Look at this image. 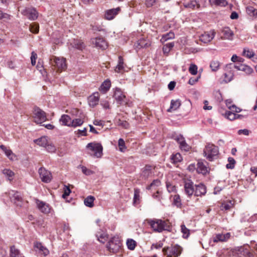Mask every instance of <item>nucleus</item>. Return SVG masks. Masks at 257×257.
<instances>
[{
    "label": "nucleus",
    "mask_w": 257,
    "mask_h": 257,
    "mask_svg": "<svg viewBox=\"0 0 257 257\" xmlns=\"http://www.w3.org/2000/svg\"><path fill=\"white\" fill-rule=\"evenodd\" d=\"M145 221L154 232H162L164 230H169L170 226L166 221L159 219H147Z\"/></svg>",
    "instance_id": "obj_1"
},
{
    "label": "nucleus",
    "mask_w": 257,
    "mask_h": 257,
    "mask_svg": "<svg viewBox=\"0 0 257 257\" xmlns=\"http://www.w3.org/2000/svg\"><path fill=\"white\" fill-rule=\"evenodd\" d=\"M204 157L209 161H213L218 158V148L212 144H208L203 150Z\"/></svg>",
    "instance_id": "obj_2"
},
{
    "label": "nucleus",
    "mask_w": 257,
    "mask_h": 257,
    "mask_svg": "<svg viewBox=\"0 0 257 257\" xmlns=\"http://www.w3.org/2000/svg\"><path fill=\"white\" fill-rule=\"evenodd\" d=\"M182 248L178 244L165 246L162 251L167 257H178L182 253Z\"/></svg>",
    "instance_id": "obj_3"
},
{
    "label": "nucleus",
    "mask_w": 257,
    "mask_h": 257,
    "mask_svg": "<svg viewBox=\"0 0 257 257\" xmlns=\"http://www.w3.org/2000/svg\"><path fill=\"white\" fill-rule=\"evenodd\" d=\"M121 246V243L117 236L112 237L106 244V248L110 251L113 253L119 251Z\"/></svg>",
    "instance_id": "obj_4"
},
{
    "label": "nucleus",
    "mask_w": 257,
    "mask_h": 257,
    "mask_svg": "<svg viewBox=\"0 0 257 257\" xmlns=\"http://www.w3.org/2000/svg\"><path fill=\"white\" fill-rule=\"evenodd\" d=\"M34 121L38 124H41L47 120L46 113L38 107L34 108Z\"/></svg>",
    "instance_id": "obj_5"
},
{
    "label": "nucleus",
    "mask_w": 257,
    "mask_h": 257,
    "mask_svg": "<svg viewBox=\"0 0 257 257\" xmlns=\"http://www.w3.org/2000/svg\"><path fill=\"white\" fill-rule=\"evenodd\" d=\"M86 148L94 152L92 155L94 157L100 158L102 156L103 147L101 144L90 143L87 145Z\"/></svg>",
    "instance_id": "obj_6"
},
{
    "label": "nucleus",
    "mask_w": 257,
    "mask_h": 257,
    "mask_svg": "<svg viewBox=\"0 0 257 257\" xmlns=\"http://www.w3.org/2000/svg\"><path fill=\"white\" fill-rule=\"evenodd\" d=\"M22 13L31 21L36 20L38 16V12L33 8H26Z\"/></svg>",
    "instance_id": "obj_7"
},
{
    "label": "nucleus",
    "mask_w": 257,
    "mask_h": 257,
    "mask_svg": "<svg viewBox=\"0 0 257 257\" xmlns=\"http://www.w3.org/2000/svg\"><path fill=\"white\" fill-rule=\"evenodd\" d=\"M196 171L199 174H202L204 175H206L209 172L208 163L205 160H199L197 164Z\"/></svg>",
    "instance_id": "obj_8"
},
{
    "label": "nucleus",
    "mask_w": 257,
    "mask_h": 257,
    "mask_svg": "<svg viewBox=\"0 0 257 257\" xmlns=\"http://www.w3.org/2000/svg\"><path fill=\"white\" fill-rule=\"evenodd\" d=\"M184 188L185 193L188 197H191L195 193L194 183L191 180H185Z\"/></svg>",
    "instance_id": "obj_9"
},
{
    "label": "nucleus",
    "mask_w": 257,
    "mask_h": 257,
    "mask_svg": "<svg viewBox=\"0 0 257 257\" xmlns=\"http://www.w3.org/2000/svg\"><path fill=\"white\" fill-rule=\"evenodd\" d=\"M52 64L57 69V71L61 72L66 68V60L63 58L55 57Z\"/></svg>",
    "instance_id": "obj_10"
},
{
    "label": "nucleus",
    "mask_w": 257,
    "mask_h": 257,
    "mask_svg": "<svg viewBox=\"0 0 257 257\" xmlns=\"http://www.w3.org/2000/svg\"><path fill=\"white\" fill-rule=\"evenodd\" d=\"M206 0H192L188 2L184 3L183 6L186 9H190L193 10L199 9L201 8L200 3H206Z\"/></svg>",
    "instance_id": "obj_11"
},
{
    "label": "nucleus",
    "mask_w": 257,
    "mask_h": 257,
    "mask_svg": "<svg viewBox=\"0 0 257 257\" xmlns=\"http://www.w3.org/2000/svg\"><path fill=\"white\" fill-rule=\"evenodd\" d=\"M92 43L95 47L101 50H105L107 48V43L105 39L101 37H96L91 39Z\"/></svg>",
    "instance_id": "obj_12"
},
{
    "label": "nucleus",
    "mask_w": 257,
    "mask_h": 257,
    "mask_svg": "<svg viewBox=\"0 0 257 257\" xmlns=\"http://www.w3.org/2000/svg\"><path fill=\"white\" fill-rule=\"evenodd\" d=\"M40 177L43 182L49 183L52 179V175L50 172L47 170L44 167H41L39 169Z\"/></svg>",
    "instance_id": "obj_13"
},
{
    "label": "nucleus",
    "mask_w": 257,
    "mask_h": 257,
    "mask_svg": "<svg viewBox=\"0 0 257 257\" xmlns=\"http://www.w3.org/2000/svg\"><path fill=\"white\" fill-rule=\"evenodd\" d=\"M121 9L119 7L108 10L105 12L104 18L107 20H111L118 14Z\"/></svg>",
    "instance_id": "obj_14"
},
{
    "label": "nucleus",
    "mask_w": 257,
    "mask_h": 257,
    "mask_svg": "<svg viewBox=\"0 0 257 257\" xmlns=\"http://www.w3.org/2000/svg\"><path fill=\"white\" fill-rule=\"evenodd\" d=\"M215 34L214 31L204 32L200 36V40L204 43H209L214 38Z\"/></svg>",
    "instance_id": "obj_15"
},
{
    "label": "nucleus",
    "mask_w": 257,
    "mask_h": 257,
    "mask_svg": "<svg viewBox=\"0 0 257 257\" xmlns=\"http://www.w3.org/2000/svg\"><path fill=\"white\" fill-rule=\"evenodd\" d=\"M36 203L37 207L42 212L46 214L50 212V207L49 204L39 199H36Z\"/></svg>",
    "instance_id": "obj_16"
},
{
    "label": "nucleus",
    "mask_w": 257,
    "mask_h": 257,
    "mask_svg": "<svg viewBox=\"0 0 257 257\" xmlns=\"http://www.w3.org/2000/svg\"><path fill=\"white\" fill-rule=\"evenodd\" d=\"M113 97L117 101V103L121 104L124 102L125 96L123 94L121 89L119 88H116L114 92Z\"/></svg>",
    "instance_id": "obj_17"
},
{
    "label": "nucleus",
    "mask_w": 257,
    "mask_h": 257,
    "mask_svg": "<svg viewBox=\"0 0 257 257\" xmlns=\"http://www.w3.org/2000/svg\"><path fill=\"white\" fill-rule=\"evenodd\" d=\"M195 196H201L202 195H204L206 194V188L204 184L200 183L198 185H195Z\"/></svg>",
    "instance_id": "obj_18"
},
{
    "label": "nucleus",
    "mask_w": 257,
    "mask_h": 257,
    "mask_svg": "<svg viewBox=\"0 0 257 257\" xmlns=\"http://www.w3.org/2000/svg\"><path fill=\"white\" fill-rule=\"evenodd\" d=\"M234 67L238 70L245 72L247 74H250L253 72V69L251 67L240 63L235 64Z\"/></svg>",
    "instance_id": "obj_19"
},
{
    "label": "nucleus",
    "mask_w": 257,
    "mask_h": 257,
    "mask_svg": "<svg viewBox=\"0 0 257 257\" xmlns=\"http://www.w3.org/2000/svg\"><path fill=\"white\" fill-rule=\"evenodd\" d=\"M99 99V93L97 92L93 93V94L89 96L88 98L89 105L92 107L96 106L98 103Z\"/></svg>",
    "instance_id": "obj_20"
},
{
    "label": "nucleus",
    "mask_w": 257,
    "mask_h": 257,
    "mask_svg": "<svg viewBox=\"0 0 257 257\" xmlns=\"http://www.w3.org/2000/svg\"><path fill=\"white\" fill-rule=\"evenodd\" d=\"M152 175V167L150 165H146L142 170L141 177L146 180Z\"/></svg>",
    "instance_id": "obj_21"
},
{
    "label": "nucleus",
    "mask_w": 257,
    "mask_h": 257,
    "mask_svg": "<svg viewBox=\"0 0 257 257\" xmlns=\"http://www.w3.org/2000/svg\"><path fill=\"white\" fill-rule=\"evenodd\" d=\"M222 33L223 34L222 39L229 40H232L234 34L229 27L224 28L222 30Z\"/></svg>",
    "instance_id": "obj_22"
},
{
    "label": "nucleus",
    "mask_w": 257,
    "mask_h": 257,
    "mask_svg": "<svg viewBox=\"0 0 257 257\" xmlns=\"http://www.w3.org/2000/svg\"><path fill=\"white\" fill-rule=\"evenodd\" d=\"M150 46L149 42L144 39L139 40L135 44V47L137 49L144 48H148Z\"/></svg>",
    "instance_id": "obj_23"
},
{
    "label": "nucleus",
    "mask_w": 257,
    "mask_h": 257,
    "mask_svg": "<svg viewBox=\"0 0 257 257\" xmlns=\"http://www.w3.org/2000/svg\"><path fill=\"white\" fill-rule=\"evenodd\" d=\"M34 247L37 248L39 252L43 254L44 256H46L49 253V250L45 246H43L41 242H37L35 243Z\"/></svg>",
    "instance_id": "obj_24"
},
{
    "label": "nucleus",
    "mask_w": 257,
    "mask_h": 257,
    "mask_svg": "<svg viewBox=\"0 0 257 257\" xmlns=\"http://www.w3.org/2000/svg\"><path fill=\"white\" fill-rule=\"evenodd\" d=\"M34 143L37 145L45 148L48 143V137L46 136H43L38 139H36L34 141Z\"/></svg>",
    "instance_id": "obj_25"
},
{
    "label": "nucleus",
    "mask_w": 257,
    "mask_h": 257,
    "mask_svg": "<svg viewBox=\"0 0 257 257\" xmlns=\"http://www.w3.org/2000/svg\"><path fill=\"white\" fill-rule=\"evenodd\" d=\"M60 122L63 125L70 126L72 119L68 115L63 114L60 118Z\"/></svg>",
    "instance_id": "obj_26"
},
{
    "label": "nucleus",
    "mask_w": 257,
    "mask_h": 257,
    "mask_svg": "<svg viewBox=\"0 0 257 257\" xmlns=\"http://www.w3.org/2000/svg\"><path fill=\"white\" fill-rule=\"evenodd\" d=\"M12 200L17 206H21L22 205V197L19 192H17L14 194Z\"/></svg>",
    "instance_id": "obj_27"
},
{
    "label": "nucleus",
    "mask_w": 257,
    "mask_h": 257,
    "mask_svg": "<svg viewBox=\"0 0 257 257\" xmlns=\"http://www.w3.org/2000/svg\"><path fill=\"white\" fill-rule=\"evenodd\" d=\"M181 104V103L180 99L172 100L171 101L170 107L167 111L168 112H171L172 110H176L180 106Z\"/></svg>",
    "instance_id": "obj_28"
},
{
    "label": "nucleus",
    "mask_w": 257,
    "mask_h": 257,
    "mask_svg": "<svg viewBox=\"0 0 257 257\" xmlns=\"http://www.w3.org/2000/svg\"><path fill=\"white\" fill-rule=\"evenodd\" d=\"M124 69V63L122 56L118 57V64L115 67V71L117 73L120 72Z\"/></svg>",
    "instance_id": "obj_29"
},
{
    "label": "nucleus",
    "mask_w": 257,
    "mask_h": 257,
    "mask_svg": "<svg viewBox=\"0 0 257 257\" xmlns=\"http://www.w3.org/2000/svg\"><path fill=\"white\" fill-rule=\"evenodd\" d=\"M111 86L110 81L108 79L105 80L101 85L99 90L103 93L106 92Z\"/></svg>",
    "instance_id": "obj_30"
},
{
    "label": "nucleus",
    "mask_w": 257,
    "mask_h": 257,
    "mask_svg": "<svg viewBox=\"0 0 257 257\" xmlns=\"http://www.w3.org/2000/svg\"><path fill=\"white\" fill-rule=\"evenodd\" d=\"M209 2L211 5L216 6L225 7L228 5L226 0H209Z\"/></svg>",
    "instance_id": "obj_31"
},
{
    "label": "nucleus",
    "mask_w": 257,
    "mask_h": 257,
    "mask_svg": "<svg viewBox=\"0 0 257 257\" xmlns=\"http://www.w3.org/2000/svg\"><path fill=\"white\" fill-rule=\"evenodd\" d=\"M10 256L11 257H23L20 251L17 249L15 246H12L10 248Z\"/></svg>",
    "instance_id": "obj_32"
},
{
    "label": "nucleus",
    "mask_w": 257,
    "mask_h": 257,
    "mask_svg": "<svg viewBox=\"0 0 257 257\" xmlns=\"http://www.w3.org/2000/svg\"><path fill=\"white\" fill-rule=\"evenodd\" d=\"M229 235V233L226 234H217L213 238V240L214 242H217L219 241H224L226 239V237Z\"/></svg>",
    "instance_id": "obj_33"
},
{
    "label": "nucleus",
    "mask_w": 257,
    "mask_h": 257,
    "mask_svg": "<svg viewBox=\"0 0 257 257\" xmlns=\"http://www.w3.org/2000/svg\"><path fill=\"white\" fill-rule=\"evenodd\" d=\"M95 198L92 196H88L84 201V204L89 207H92L94 206V200Z\"/></svg>",
    "instance_id": "obj_34"
},
{
    "label": "nucleus",
    "mask_w": 257,
    "mask_h": 257,
    "mask_svg": "<svg viewBox=\"0 0 257 257\" xmlns=\"http://www.w3.org/2000/svg\"><path fill=\"white\" fill-rule=\"evenodd\" d=\"M174 38H175L174 33L171 31L166 34L163 35L161 39V41L162 42H164L169 40L173 39Z\"/></svg>",
    "instance_id": "obj_35"
},
{
    "label": "nucleus",
    "mask_w": 257,
    "mask_h": 257,
    "mask_svg": "<svg viewBox=\"0 0 257 257\" xmlns=\"http://www.w3.org/2000/svg\"><path fill=\"white\" fill-rule=\"evenodd\" d=\"M174 46V43L171 42L165 44L163 47V52L164 54H168Z\"/></svg>",
    "instance_id": "obj_36"
},
{
    "label": "nucleus",
    "mask_w": 257,
    "mask_h": 257,
    "mask_svg": "<svg viewBox=\"0 0 257 257\" xmlns=\"http://www.w3.org/2000/svg\"><path fill=\"white\" fill-rule=\"evenodd\" d=\"M236 254L238 257H246L249 254V252L247 249H244L242 247L239 248Z\"/></svg>",
    "instance_id": "obj_37"
},
{
    "label": "nucleus",
    "mask_w": 257,
    "mask_h": 257,
    "mask_svg": "<svg viewBox=\"0 0 257 257\" xmlns=\"http://www.w3.org/2000/svg\"><path fill=\"white\" fill-rule=\"evenodd\" d=\"M84 122L83 119L82 118H75L72 120L71 126V127H76L81 125Z\"/></svg>",
    "instance_id": "obj_38"
},
{
    "label": "nucleus",
    "mask_w": 257,
    "mask_h": 257,
    "mask_svg": "<svg viewBox=\"0 0 257 257\" xmlns=\"http://www.w3.org/2000/svg\"><path fill=\"white\" fill-rule=\"evenodd\" d=\"M233 204L231 201L222 203L220 206V209L222 211H227L233 207Z\"/></svg>",
    "instance_id": "obj_39"
},
{
    "label": "nucleus",
    "mask_w": 257,
    "mask_h": 257,
    "mask_svg": "<svg viewBox=\"0 0 257 257\" xmlns=\"http://www.w3.org/2000/svg\"><path fill=\"white\" fill-rule=\"evenodd\" d=\"M73 47L78 49L82 50L85 47L84 43L81 40H75L73 43Z\"/></svg>",
    "instance_id": "obj_40"
},
{
    "label": "nucleus",
    "mask_w": 257,
    "mask_h": 257,
    "mask_svg": "<svg viewBox=\"0 0 257 257\" xmlns=\"http://www.w3.org/2000/svg\"><path fill=\"white\" fill-rule=\"evenodd\" d=\"M246 12L250 16L257 17V9L253 7L249 6L247 7Z\"/></svg>",
    "instance_id": "obj_41"
},
{
    "label": "nucleus",
    "mask_w": 257,
    "mask_h": 257,
    "mask_svg": "<svg viewBox=\"0 0 257 257\" xmlns=\"http://www.w3.org/2000/svg\"><path fill=\"white\" fill-rule=\"evenodd\" d=\"M140 190L138 188H135L134 190V196L133 199L134 204H138L140 202Z\"/></svg>",
    "instance_id": "obj_42"
},
{
    "label": "nucleus",
    "mask_w": 257,
    "mask_h": 257,
    "mask_svg": "<svg viewBox=\"0 0 257 257\" xmlns=\"http://www.w3.org/2000/svg\"><path fill=\"white\" fill-rule=\"evenodd\" d=\"M223 76L224 77L223 81L225 83H228L231 81L233 77V75L230 71L227 73H224Z\"/></svg>",
    "instance_id": "obj_43"
},
{
    "label": "nucleus",
    "mask_w": 257,
    "mask_h": 257,
    "mask_svg": "<svg viewBox=\"0 0 257 257\" xmlns=\"http://www.w3.org/2000/svg\"><path fill=\"white\" fill-rule=\"evenodd\" d=\"M126 245L129 249L133 250L135 249L137 243L136 241L133 239H128L126 241Z\"/></svg>",
    "instance_id": "obj_44"
},
{
    "label": "nucleus",
    "mask_w": 257,
    "mask_h": 257,
    "mask_svg": "<svg viewBox=\"0 0 257 257\" xmlns=\"http://www.w3.org/2000/svg\"><path fill=\"white\" fill-rule=\"evenodd\" d=\"M181 232L183 233V237L184 238H187L190 235V230L188 229L184 224L181 225Z\"/></svg>",
    "instance_id": "obj_45"
},
{
    "label": "nucleus",
    "mask_w": 257,
    "mask_h": 257,
    "mask_svg": "<svg viewBox=\"0 0 257 257\" xmlns=\"http://www.w3.org/2000/svg\"><path fill=\"white\" fill-rule=\"evenodd\" d=\"M3 173L9 180L13 179V177L14 176V173L12 170L8 169H5L3 170Z\"/></svg>",
    "instance_id": "obj_46"
},
{
    "label": "nucleus",
    "mask_w": 257,
    "mask_h": 257,
    "mask_svg": "<svg viewBox=\"0 0 257 257\" xmlns=\"http://www.w3.org/2000/svg\"><path fill=\"white\" fill-rule=\"evenodd\" d=\"M220 63L218 61H212L210 64V67L213 71H216L219 67Z\"/></svg>",
    "instance_id": "obj_47"
},
{
    "label": "nucleus",
    "mask_w": 257,
    "mask_h": 257,
    "mask_svg": "<svg viewBox=\"0 0 257 257\" xmlns=\"http://www.w3.org/2000/svg\"><path fill=\"white\" fill-rule=\"evenodd\" d=\"M118 145L119 147V150L121 152H124L125 150L126 149V147H125V144L124 140L120 138L118 140Z\"/></svg>",
    "instance_id": "obj_48"
},
{
    "label": "nucleus",
    "mask_w": 257,
    "mask_h": 257,
    "mask_svg": "<svg viewBox=\"0 0 257 257\" xmlns=\"http://www.w3.org/2000/svg\"><path fill=\"white\" fill-rule=\"evenodd\" d=\"M173 204L177 207H181L182 206L181 201L179 195H175L173 198Z\"/></svg>",
    "instance_id": "obj_49"
},
{
    "label": "nucleus",
    "mask_w": 257,
    "mask_h": 257,
    "mask_svg": "<svg viewBox=\"0 0 257 257\" xmlns=\"http://www.w3.org/2000/svg\"><path fill=\"white\" fill-rule=\"evenodd\" d=\"M161 185V181L159 179L154 180L150 185L146 187V189L148 190H151L153 187H156Z\"/></svg>",
    "instance_id": "obj_50"
},
{
    "label": "nucleus",
    "mask_w": 257,
    "mask_h": 257,
    "mask_svg": "<svg viewBox=\"0 0 257 257\" xmlns=\"http://www.w3.org/2000/svg\"><path fill=\"white\" fill-rule=\"evenodd\" d=\"M96 236L97 238V240L101 242L104 243L105 241L107 240V237L104 233H98L96 235Z\"/></svg>",
    "instance_id": "obj_51"
},
{
    "label": "nucleus",
    "mask_w": 257,
    "mask_h": 257,
    "mask_svg": "<svg viewBox=\"0 0 257 257\" xmlns=\"http://www.w3.org/2000/svg\"><path fill=\"white\" fill-rule=\"evenodd\" d=\"M225 116L230 120L236 119V114L230 111H226Z\"/></svg>",
    "instance_id": "obj_52"
},
{
    "label": "nucleus",
    "mask_w": 257,
    "mask_h": 257,
    "mask_svg": "<svg viewBox=\"0 0 257 257\" xmlns=\"http://www.w3.org/2000/svg\"><path fill=\"white\" fill-rule=\"evenodd\" d=\"M228 161L229 162L228 164H226V167L227 169H232L234 168L235 164V160L231 157H229L228 158Z\"/></svg>",
    "instance_id": "obj_53"
},
{
    "label": "nucleus",
    "mask_w": 257,
    "mask_h": 257,
    "mask_svg": "<svg viewBox=\"0 0 257 257\" xmlns=\"http://www.w3.org/2000/svg\"><path fill=\"white\" fill-rule=\"evenodd\" d=\"M39 26L38 24L33 23L30 26V30L31 32L34 34H37L39 32Z\"/></svg>",
    "instance_id": "obj_54"
},
{
    "label": "nucleus",
    "mask_w": 257,
    "mask_h": 257,
    "mask_svg": "<svg viewBox=\"0 0 257 257\" xmlns=\"http://www.w3.org/2000/svg\"><path fill=\"white\" fill-rule=\"evenodd\" d=\"M198 67L197 65L191 64L189 68V71L192 75H196L197 73Z\"/></svg>",
    "instance_id": "obj_55"
},
{
    "label": "nucleus",
    "mask_w": 257,
    "mask_h": 257,
    "mask_svg": "<svg viewBox=\"0 0 257 257\" xmlns=\"http://www.w3.org/2000/svg\"><path fill=\"white\" fill-rule=\"evenodd\" d=\"M117 124L124 128H127L129 127V123L125 120L118 119L117 121Z\"/></svg>",
    "instance_id": "obj_56"
},
{
    "label": "nucleus",
    "mask_w": 257,
    "mask_h": 257,
    "mask_svg": "<svg viewBox=\"0 0 257 257\" xmlns=\"http://www.w3.org/2000/svg\"><path fill=\"white\" fill-rule=\"evenodd\" d=\"M166 187L169 193L175 192L176 190V186L168 182H166Z\"/></svg>",
    "instance_id": "obj_57"
},
{
    "label": "nucleus",
    "mask_w": 257,
    "mask_h": 257,
    "mask_svg": "<svg viewBox=\"0 0 257 257\" xmlns=\"http://www.w3.org/2000/svg\"><path fill=\"white\" fill-rule=\"evenodd\" d=\"M171 159L174 163H178L182 160V157L179 153L172 156Z\"/></svg>",
    "instance_id": "obj_58"
},
{
    "label": "nucleus",
    "mask_w": 257,
    "mask_h": 257,
    "mask_svg": "<svg viewBox=\"0 0 257 257\" xmlns=\"http://www.w3.org/2000/svg\"><path fill=\"white\" fill-rule=\"evenodd\" d=\"M47 151L50 153H54L56 150V147L51 143H48L47 145V146L45 147Z\"/></svg>",
    "instance_id": "obj_59"
},
{
    "label": "nucleus",
    "mask_w": 257,
    "mask_h": 257,
    "mask_svg": "<svg viewBox=\"0 0 257 257\" xmlns=\"http://www.w3.org/2000/svg\"><path fill=\"white\" fill-rule=\"evenodd\" d=\"M179 147L185 151H188L190 149V146L186 143L185 140L179 145Z\"/></svg>",
    "instance_id": "obj_60"
},
{
    "label": "nucleus",
    "mask_w": 257,
    "mask_h": 257,
    "mask_svg": "<svg viewBox=\"0 0 257 257\" xmlns=\"http://www.w3.org/2000/svg\"><path fill=\"white\" fill-rule=\"evenodd\" d=\"M71 193V190L69 188V187L65 186V187L64 188V193L62 195V197L64 198H66Z\"/></svg>",
    "instance_id": "obj_61"
},
{
    "label": "nucleus",
    "mask_w": 257,
    "mask_h": 257,
    "mask_svg": "<svg viewBox=\"0 0 257 257\" xmlns=\"http://www.w3.org/2000/svg\"><path fill=\"white\" fill-rule=\"evenodd\" d=\"M37 58V55L34 52H32L31 54V64L33 66L35 65L36 64V60Z\"/></svg>",
    "instance_id": "obj_62"
},
{
    "label": "nucleus",
    "mask_w": 257,
    "mask_h": 257,
    "mask_svg": "<svg viewBox=\"0 0 257 257\" xmlns=\"http://www.w3.org/2000/svg\"><path fill=\"white\" fill-rule=\"evenodd\" d=\"M91 29L94 31H102L103 29L102 28L98 25H91Z\"/></svg>",
    "instance_id": "obj_63"
},
{
    "label": "nucleus",
    "mask_w": 257,
    "mask_h": 257,
    "mask_svg": "<svg viewBox=\"0 0 257 257\" xmlns=\"http://www.w3.org/2000/svg\"><path fill=\"white\" fill-rule=\"evenodd\" d=\"M82 171L83 173V174H85L86 175H90L93 173V172L88 169L86 167L83 166L82 167Z\"/></svg>",
    "instance_id": "obj_64"
}]
</instances>
